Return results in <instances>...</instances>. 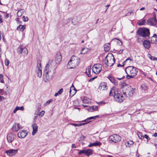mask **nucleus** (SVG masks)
Instances as JSON below:
<instances>
[{
    "instance_id": "1",
    "label": "nucleus",
    "mask_w": 157,
    "mask_h": 157,
    "mask_svg": "<svg viewBox=\"0 0 157 157\" xmlns=\"http://www.w3.org/2000/svg\"><path fill=\"white\" fill-rule=\"evenodd\" d=\"M62 60V56L60 53L56 55L55 60H50L46 66L43 73V77L47 80H50L53 78L56 72V65L59 64Z\"/></svg>"
},
{
    "instance_id": "2",
    "label": "nucleus",
    "mask_w": 157,
    "mask_h": 157,
    "mask_svg": "<svg viewBox=\"0 0 157 157\" xmlns=\"http://www.w3.org/2000/svg\"><path fill=\"white\" fill-rule=\"evenodd\" d=\"M120 85L123 94L125 96L129 98L133 95L134 90L131 86L126 85L124 82H120Z\"/></svg>"
},
{
    "instance_id": "3",
    "label": "nucleus",
    "mask_w": 157,
    "mask_h": 157,
    "mask_svg": "<svg viewBox=\"0 0 157 157\" xmlns=\"http://www.w3.org/2000/svg\"><path fill=\"white\" fill-rule=\"evenodd\" d=\"M109 95L110 96H113V99L114 101L117 102L121 103L123 101L124 98L122 94L117 93V90H116L115 87H113L109 92Z\"/></svg>"
},
{
    "instance_id": "4",
    "label": "nucleus",
    "mask_w": 157,
    "mask_h": 157,
    "mask_svg": "<svg viewBox=\"0 0 157 157\" xmlns=\"http://www.w3.org/2000/svg\"><path fill=\"white\" fill-rule=\"evenodd\" d=\"M125 71L127 74L126 78L128 79L133 78L138 72V69L134 66H130L127 67Z\"/></svg>"
},
{
    "instance_id": "5",
    "label": "nucleus",
    "mask_w": 157,
    "mask_h": 157,
    "mask_svg": "<svg viewBox=\"0 0 157 157\" xmlns=\"http://www.w3.org/2000/svg\"><path fill=\"white\" fill-rule=\"evenodd\" d=\"M79 58L75 56H72L67 65V68L69 69L75 68L79 64Z\"/></svg>"
},
{
    "instance_id": "6",
    "label": "nucleus",
    "mask_w": 157,
    "mask_h": 157,
    "mask_svg": "<svg viewBox=\"0 0 157 157\" xmlns=\"http://www.w3.org/2000/svg\"><path fill=\"white\" fill-rule=\"evenodd\" d=\"M137 33L140 36L144 37H149L150 34L149 29L145 28H139L137 32Z\"/></svg>"
},
{
    "instance_id": "7",
    "label": "nucleus",
    "mask_w": 157,
    "mask_h": 157,
    "mask_svg": "<svg viewBox=\"0 0 157 157\" xmlns=\"http://www.w3.org/2000/svg\"><path fill=\"white\" fill-rule=\"evenodd\" d=\"M110 56L108 55L106 57L104 61V63L107 66H111L115 63V59L113 55H110Z\"/></svg>"
},
{
    "instance_id": "8",
    "label": "nucleus",
    "mask_w": 157,
    "mask_h": 157,
    "mask_svg": "<svg viewBox=\"0 0 157 157\" xmlns=\"http://www.w3.org/2000/svg\"><path fill=\"white\" fill-rule=\"evenodd\" d=\"M109 140L110 142L116 143L120 141L121 140V138L118 135L114 134L110 136Z\"/></svg>"
},
{
    "instance_id": "9",
    "label": "nucleus",
    "mask_w": 157,
    "mask_h": 157,
    "mask_svg": "<svg viewBox=\"0 0 157 157\" xmlns=\"http://www.w3.org/2000/svg\"><path fill=\"white\" fill-rule=\"evenodd\" d=\"M36 71L37 76L39 77H40L42 76V72L41 62L40 60H38L37 61Z\"/></svg>"
},
{
    "instance_id": "10",
    "label": "nucleus",
    "mask_w": 157,
    "mask_h": 157,
    "mask_svg": "<svg viewBox=\"0 0 157 157\" xmlns=\"http://www.w3.org/2000/svg\"><path fill=\"white\" fill-rule=\"evenodd\" d=\"M157 23L155 15H154L153 17L149 18L147 21V24L150 25L155 26Z\"/></svg>"
},
{
    "instance_id": "11",
    "label": "nucleus",
    "mask_w": 157,
    "mask_h": 157,
    "mask_svg": "<svg viewBox=\"0 0 157 157\" xmlns=\"http://www.w3.org/2000/svg\"><path fill=\"white\" fill-rule=\"evenodd\" d=\"M27 49L23 46L20 45L17 48V53L18 54H23L25 56L27 54Z\"/></svg>"
},
{
    "instance_id": "12",
    "label": "nucleus",
    "mask_w": 157,
    "mask_h": 157,
    "mask_svg": "<svg viewBox=\"0 0 157 157\" xmlns=\"http://www.w3.org/2000/svg\"><path fill=\"white\" fill-rule=\"evenodd\" d=\"M18 151V149H11L6 150V153L8 155L10 156H12L16 154L17 153Z\"/></svg>"
},
{
    "instance_id": "13",
    "label": "nucleus",
    "mask_w": 157,
    "mask_h": 157,
    "mask_svg": "<svg viewBox=\"0 0 157 157\" xmlns=\"http://www.w3.org/2000/svg\"><path fill=\"white\" fill-rule=\"evenodd\" d=\"M15 136L13 133H9L7 136V139L8 142L9 143H12L14 140Z\"/></svg>"
},
{
    "instance_id": "14",
    "label": "nucleus",
    "mask_w": 157,
    "mask_h": 157,
    "mask_svg": "<svg viewBox=\"0 0 157 157\" xmlns=\"http://www.w3.org/2000/svg\"><path fill=\"white\" fill-rule=\"evenodd\" d=\"M28 133L26 130H21L18 133V137L20 138H24L26 137Z\"/></svg>"
},
{
    "instance_id": "15",
    "label": "nucleus",
    "mask_w": 157,
    "mask_h": 157,
    "mask_svg": "<svg viewBox=\"0 0 157 157\" xmlns=\"http://www.w3.org/2000/svg\"><path fill=\"white\" fill-rule=\"evenodd\" d=\"M85 107L86 108V109L88 110L89 111L92 112L94 111H97L98 110V106H93L89 107L87 105H84Z\"/></svg>"
},
{
    "instance_id": "16",
    "label": "nucleus",
    "mask_w": 157,
    "mask_h": 157,
    "mask_svg": "<svg viewBox=\"0 0 157 157\" xmlns=\"http://www.w3.org/2000/svg\"><path fill=\"white\" fill-rule=\"evenodd\" d=\"M22 128L18 123H15L13 124L12 130L14 132H17Z\"/></svg>"
},
{
    "instance_id": "17",
    "label": "nucleus",
    "mask_w": 157,
    "mask_h": 157,
    "mask_svg": "<svg viewBox=\"0 0 157 157\" xmlns=\"http://www.w3.org/2000/svg\"><path fill=\"white\" fill-rule=\"evenodd\" d=\"M77 91L76 89L75 88L73 85L71 87L69 92L70 96L72 97L76 93Z\"/></svg>"
},
{
    "instance_id": "18",
    "label": "nucleus",
    "mask_w": 157,
    "mask_h": 157,
    "mask_svg": "<svg viewBox=\"0 0 157 157\" xmlns=\"http://www.w3.org/2000/svg\"><path fill=\"white\" fill-rule=\"evenodd\" d=\"M93 69L95 68L97 73H99L101 71V65L99 64H96L94 65L93 67Z\"/></svg>"
},
{
    "instance_id": "19",
    "label": "nucleus",
    "mask_w": 157,
    "mask_h": 157,
    "mask_svg": "<svg viewBox=\"0 0 157 157\" xmlns=\"http://www.w3.org/2000/svg\"><path fill=\"white\" fill-rule=\"evenodd\" d=\"M98 89L100 90H105L107 89V85L105 83H101L98 87Z\"/></svg>"
},
{
    "instance_id": "20",
    "label": "nucleus",
    "mask_w": 157,
    "mask_h": 157,
    "mask_svg": "<svg viewBox=\"0 0 157 157\" xmlns=\"http://www.w3.org/2000/svg\"><path fill=\"white\" fill-rule=\"evenodd\" d=\"M107 78L109 81L112 83H113L115 85H117L118 84V82L115 79L114 77L112 76H109Z\"/></svg>"
},
{
    "instance_id": "21",
    "label": "nucleus",
    "mask_w": 157,
    "mask_h": 157,
    "mask_svg": "<svg viewBox=\"0 0 157 157\" xmlns=\"http://www.w3.org/2000/svg\"><path fill=\"white\" fill-rule=\"evenodd\" d=\"M80 22L79 18L77 17H74L72 20V23L74 25H77Z\"/></svg>"
},
{
    "instance_id": "22",
    "label": "nucleus",
    "mask_w": 157,
    "mask_h": 157,
    "mask_svg": "<svg viewBox=\"0 0 157 157\" xmlns=\"http://www.w3.org/2000/svg\"><path fill=\"white\" fill-rule=\"evenodd\" d=\"M143 44L144 47L147 49H149L151 45L149 41L144 40L143 42Z\"/></svg>"
},
{
    "instance_id": "23",
    "label": "nucleus",
    "mask_w": 157,
    "mask_h": 157,
    "mask_svg": "<svg viewBox=\"0 0 157 157\" xmlns=\"http://www.w3.org/2000/svg\"><path fill=\"white\" fill-rule=\"evenodd\" d=\"M32 128L33 131L32 134L33 135H34L37 132L38 126L36 124H34L32 125Z\"/></svg>"
},
{
    "instance_id": "24",
    "label": "nucleus",
    "mask_w": 157,
    "mask_h": 157,
    "mask_svg": "<svg viewBox=\"0 0 157 157\" xmlns=\"http://www.w3.org/2000/svg\"><path fill=\"white\" fill-rule=\"evenodd\" d=\"M91 71V67L89 66L86 69L85 73L89 77H90L91 75L90 74Z\"/></svg>"
},
{
    "instance_id": "25",
    "label": "nucleus",
    "mask_w": 157,
    "mask_h": 157,
    "mask_svg": "<svg viewBox=\"0 0 157 157\" xmlns=\"http://www.w3.org/2000/svg\"><path fill=\"white\" fill-rule=\"evenodd\" d=\"M99 117V116L98 115L94 117H91L89 118H88L87 119L85 120L84 121L85 122H87L86 123H85L86 124L90 122V121L91 119H95L96 118L98 117Z\"/></svg>"
},
{
    "instance_id": "26",
    "label": "nucleus",
    "mask_w": 157,
    "mask_h": 157,
    "mask_svg": "<svg viewBox=\"0 0 157 157\" xmlns=\"http://www.w3.org/2000/svg\"><path fill=\"white\" fill-rule=\"evenodd\" d=\"M85 155L87 156H89L92 154L93 151L91 149L85 150Z\"/></svg>"
},
{
    "instance_id": "27",
    "label": "nucleus",
    "mask_w": 157,
    "mask_h": 157,
    "mask_svg": "<svg viewBox=\"0 0 157 157\" xmlns=\"http://www.w3.org/2000/svg\"><path fill=\"white\" fill-rule=\"evenodd\" d=\"M21 110L22 111H23L24 110V107L22 106L19 107L18 106H17L14 109L13 111V113H15L17 110Z\"/></svg>"
},
{
    "instance_id": "28",
    "label": "nucleus",
    "mask_w": 157,
    "mask_h": 157,
    "mask_svg": "<svg viewBox=\"0 0 157 157\" xmlns=\"http://www.w3.org/2000/svg\"><path fill=\"white\" fill-rule=\"evenodd\" d=\"M110 44L109 43L105 44L104 47V50L105 51H108L110 50Z\"/></svg>"
},
{
    "instance_id": "29",
    "label": "nucleus",
    "mask_w": 157,
    "mask_h": 157,
    "mask_svg": "<svg viewBox=\"0 0 157 157\" xmlns=\"http://www.w3.org/2000/svg\"><path fill=\"white\" fill-rule=\"evenodd\" d=\"M134 142L132 140H129L127 141L126 143L125 144L126 147H130L133 144Z\"/></svg>"
},
{
    "instance_id": "30",
    "label": "nucleus",
    "mask_w": 157,
    "mask_h": 157,
    "mask_svg": "<svg viewBox=\"0 0 157 157\" xmlns=\"http://www.w3.org/2000/svg\"><path fill=\"white\" fill-rule=\"evenodd\" d=\"M24 12V10L21 9L17 13V17H20Z\"/></svg>"
},
{
    "instance_id": "31",
    "label": "nucleus",
    "mask_w": 157,
    "mask_h": 157,
    "mask_svg": "<svg viewBox=\"0 0 157 157\" xmlns=\"http://www.w3.org/2000/svg\"><path fill=\"white\" fill-rule=\"evenodd\" d=\"M86 124V123H85L79 124L71 123V124L74 126L75 127H79L82 125H84Z\"/></svg>"
},
{
    "instance_id": "32",
    "label": "nucleus",
    "mask_w": 157,
    "mask_h": 157,
    "mask_svg": "<svg viewBox=\"0 0 157 157\" xmlns=\"http://www.w3.org/2000/svg\"><path fill=\"white\" fill-rule=\"evenodd\" d=\"M88 49L87 48H82L81 51V54H85L87 52Z\"/></svg>"
},
{
    "instance_id": "33",
    "label": "nucleus",
    "mask_w": 157,
    "mask_h": 157,
    "mask_svg": "<svg viewBox=\"0 0 157 157\" xmlns=\"http://www.w3.org/2000/svg\"><path fill=\"white\" fill-rule=\"evenodd\" d=\"M24 26L20 25L17 27V29L20 31H23L25 29V27H24Z\"/></svg>"
},
{
    "instance_id": "34",
    "label": "nucleus",
    "mask_w": 157,
    "mask_h": 157,
    "mask_svg": "<svg viewBox=\"0 0 157 157\" xmlns=\"http://www.w3.org/2000/svg\"><path fill=\"white\" fill-rule=\"evenodd\" d=\"M147 56L151 60H157V58H155L154 56H152L150 54H147Z\"/></svg>"
},
{
    "instance_id": "35",
    "label": "nucleus",
    "mask_w": 157,
    "mask_h": 157,
    "mask_svg": "<svg viewBox=\"0 0 157 157\" xmlns=\"http://www.w3.org/2000/svg\"><path fill=\"white\" fill-rule=\"evenodd\" d=\"M63 91V89L61 88L60 89L57 93L55 94V96H57L59 94H62Z\"/></svg>"
},
{
    "instance_id": "36",
    "label": "nucleus",
    "mask_w": 157,
    "mask_h": 157,
    "mask_svg": "<svg viewBox=\"0 0 157 157\" xmlns=\"http://www.w3.org/2000/svg\"><path fill=\"white\" fill-rule=\"evenodd\" d=\"M156 42V38L155 36H153L151 38V43H155Z\"/></svg>"
},
{
    "instance_id": "37",
    "label": "nucleus",
    "mask_w": 157,
    "mask_h": 157,
    "mask_svg": "<svg viewBox=\"0 0 157 157\" xmlns=\"http://www.w3.org/2000/svg\"><path fill=\"white\" fill-rule=\"evenodd\" d=\"M115 40H117V42L119 45L121 46L122 45V42L120 40H119V39H118L117 38H113V39L112 41L113 40L115 41Z\"/></svg>"
},
{
    "instance_id": "38",
    "label": "nucleus",
    "mask_w": 157,
    "mask_h": 157,
    "mask_svg": "<svg viewBox=\"0 0 157 157\" xmlns=\"http://www.w3.org/2000/svg\"><path fill=\"white\" fill-rule=\"evenodd\" d=\"M146 22L145 20H143L139 22H138V25H145Z\"/></svg>"
},
{
    "instance_id": "39",
    "label": "nucleus",
    "mask_w": 157,
    "mask_h": 157,
    "mask_svg": "<svg viewBox=\"0 0 157 157\" xmlns=\"http://www.w3.org/2000/svg\"><path fill=\"white\" fill-rule=\"evenodd\" d=\"M94 146H100L101 145V143L99 142H95L93 143Z\"/></svg>"
},
{
    "instance_id": "40",
    "label": "nucleus",
    "mask_w": 157,
    "mask_h": 157,
    "mask_svg": "<svg viewBox=\"0 0 157 157\" xmlns=\"http://www.w3.org/2000/svg\"><path fill=\"white\" fill-rule=\"evenodd\" d=\"M53 101V100L52 99L49 100L47 101L46 103L44 104V106H47L51 102Z\"/></svg>"
},
{
    "instance_id": "41",
    "label": "nucleus",
    "mask_w": 157,
    "mask_h": 157,
    "mask_svg": "<svg viewBox=\"0 0 157 157\" xmlns=\"http://www.w3.org/2000/svg\"><path fill=\"white\" fill-rule=\"evenodd\" d=\"M22 20L26 22L28 21V18L27 17L23 16L22 17Z\"/></svg>"
},
{
    "instance_id": "42",
    "label": "nucleus",
    "mask_w": 157,
    "mask_h": 157,
    "mask_svg": "<svg viewBox=\"0 0 157 157\" xmlns=\"http://www.w3.org/2000/svg\"><path fill=\"white\" fill-rule=\"evenodd\" d=\"M77 150L79 151V152L78 153V154L79 155H80L83 153H84L85 154V150H79L78 149Z\"/></svg>"
},
{
    "instance_id": "43",
    "label": "nucleus",
    "mask_w": 157,
    "mask_h": 157,
    "mask_svg": "<svg viewBox=\"0 0 157 157\" xmlns=\"http://www.w3.org/2000/svg\"><path fill=\"white\" fill-rule=\"evenodd\" d=\"M45 113V111L44 110H42L39 114L38 115L41 117H42Z\"/></svg>"
},
{
    "instance_id": "44",
    "label": "nucleus",
    "mask_w": 157,
    "mask_h": 157,
    "mask_svg": "<svg viewBox=\"0 0 157 157\" xmlns=\"http://www.w3.org/2000/svg\"><path fill=\"white\" fill-rule=\"evenodd\" d=\"M5 64L6 66H8L9 64V61L7 59H6L5 61Z\"/></svg>"
},
{
    "instance_id": "45",
    "label": "nucleus",
    "mask_w": 157,
    "mask_h": 157,
    "mask_svg": "<svg viewBox=\"0 0 157 157\" xmlns=\"http://www.w3.org/2000/svg\"><path fill=\"white\" fill-rule=\"evenodd\" d=\"M143 138H145L148 140H150V138L146 134H145L144 136H143Z\"/></svg>"
},
{
    "instance_id": "46",
    "label": "nucleus",
    "mask_w": 157,
    "mask_h": 157,
    "mask_svg": "<svg viewBox=\"0 0 157 157\" xmlns=\"http://www.w3.org/2000/svg\"><path fill=\"white\" fill-rule=\"evenodd\" d=\"M80 138L81 140H83L86 138V137L83 135H81L80 136Z\"/></svg>"
},
{
    "instance_id": "47",
    "label": "nucleus",
    "mask_w": 157,
    "mask_h": 157,
    "mask_svg": "<svg viewBox=\"0 0 157 157\" xmlns=\"http://www.w3.org/2000/svg\"><path fill=\"white\" fill-rule=\"evenodd\" d=\"M138 135L139 138L141 139H142V137H143V136H142V134L139 132L138 133Z\"/></svg>"
},
{
    "instance_id": "48",
    "label": "nucleus",
    "mask_w": 157,
    "mask_h": 157,
    "mask_svg": "<svg viewBox=\"0 0 157 157\" xmlns=\"http://www.w3.org/2000/svg\"><path fill=\"white\" fill-rule=\"evenodd\" d=\"M40 107H41V105H40V104H38V108H37V112H39L40 110Z\"/></svg>"
},
{
    "instance_id": "49",
    "label": "nucleus",
    "mask_w": 157,
    "mask_h": 157,
    "mask_svg": "<svg viewBox=\"0 0 157 157\" xmlns=\"http://www.w3.org/2000/svg\"><path fill=\"white\" fill-rule=\"evenodd\" d=\"M128 60H130L131 61H132V59L130 58H128V59H126L125 60L123 63H125Z\"/></svg>"
},
{
    "instance_id": "50",
    "label": "nucleus",
    "mask_w": 157,
    "mask_h": 157,
    "mask_svg": "<svg viewBox=\"0 0 157 157\" xmlns=\"http://www.w3.org/2000/svg\"><path fill=\"white\" fill-rule=\"evenodd\" d=\"M84 102H86L87 103H88L89 102H90V100L89 99H88L87 100V101L86 100H85V99H84V100L83 101Z\"/></svg>"
},
{
    "instance_id": "51",
    "label": "nucleus",
    "mask_w": 157,
    "mask_h": 157,
    "mask_svg": "<svg viewBox=\"0 0 157 157\" xmlns=\"http://www.w3.org/2000/svg\"><path fill=\"white\" fill-rule=\"evenodd\" d=\"M123 50V49H120L119 51L118 52V53L119 54H121L122 53Z\"/></svg>"
},
{
    "instance_id": "52",
    "label": "nucleus",
    "mask_w": 157,
    "mask_h": 157,
    "mask_svg": "<svg viewBox=\"0 0 157 157\" xmlns=\"http://www.w3.org/2000/svg\"><path fill=\"white\" fill-rule=\"evenodd\" d=\"M96 77H93L92 78H91L89 80V82H91L94 79L96 78Z\"/></svg>"
},
{
    "instance_id": "53",
    "label": "nucleus",
    "mask_w": 157,
    "mask_h": 157,
    "mask_svg": "<svg viewBox=\"0 0 157 157\" xmlns=\"http://www.w3.org/2000/svg\"><path fill=\"white\" fill-rule=\"evenodd\" d=\"M123 64L122 65H121L120 64H118L117 65V66L118 67H123L125 63H123Z\"/></svg>"
},
{
    "instance_id": "54",
    "label": "nucleus",
    "mask_w": 157,
    "mask_h": 157,
    "mask_svg": "<svg viewBox=\"0 0 157 157\" xmlns=\"http://www.w3.org/2000/svg\"><path fill=\"white\" fill-rule=\"evenodd\" d=\"M124 77V76H123L121 78H117V79L119 80H121L122 79H123Z\"/></svg>"
},
{
    "instance_id": "55",
    "label": "nucleus",
    "mask_w": 157,
    "mask_h": 157,
    "mask_svg": "<svg viewBox=\"0 0 157 157\" xmlns=\"http://www.w3.org/2000/svg\"><path fill=\"white\" fill-rule=\"evenodd\" d=\"M4 99V97L2 96H0V101H2V100Z\"/></svg>"
},
{
    "instance_id": "56",
    "label": "nucleus",
    "mask_w": 157,
    "mask_h": 157,
    "mask_svg": "<svg viewBox=\"0 0 157 157\" xmlns=\"http://www.w3.org/2000/svg\"><path fill=\"white\" fill-rule=\"evenodd\" d=\"M93 143H90V144L88 145V147H91L92 146H94V145H93Z\"/></svg>"
},
{
    "instance_id": "57",
    "label": "nucleus",
    "mask_w": 157,
    "mask_h": 157,
    "mask_svg": "<svg viewBox=\"0 0 157 157\" xmlns=\"http://www.w3.org/2000/svg\"><path fill=\"white\" fill-rule=\"evenodd\" d=\"M3 75L2 74H0V79L3 78Z\"/></svg>"
},
{
    "instance_id": "58",
    "label": "nucleus",
    "mask_w": 157,
    "mask_h": 157,
    "mask_svg": "<svg viewBox=\"0 0 157 157\" xmlns=\"http://www.w3.org/2000/svg\"><path fill=\"white\" fill-rule=\"evenodd\" d=\"M5 17L6 18H8L9 17V14H6L5 15Z\"/></svg>"
},
{
    "instance_id": "59",
    "label": "nucleus",
    "mask_w": 157,
    "mask_h": 157,
    "mask_svg": "<svg viewBox=\"0 0 157 157\" xmlns=\"http://www.w3.org/2000/svg\"><path fill=\"white\" fill-rule=\"evenodd\" d=\"M71 147L72 148H76V146L75 144H72Z\"/></svg>"
},
{
    "instance_id": "60",
    "label": "nucleus",
    "mask_w": 157,
    "mask_h": 157,
    "mask_svg": "<svg viewBox=\"0 0 157 157\" xmlns=\"http://www.w3.org/2000/svg\"><path fill=\"white\" fill-rule=\"evenodd\" d=\"M152 136H155V137H157V133H154L153 135Z\"/></svg>"
},
{
    "instance_id": "61",
    "label": "nucleus",
    "mask_w": 157,
    "mask_h": 157,
    "mask_svg": "<svg viewBox=\"0 0 157 157\" xmlns=\"http://www.w3.org/2000/svg\"><path fill=\"white\" fill-rule=\"evenodd\" d=\"M2 16L1 15H0V23H1L2 22Z\"/></svg>"
},
{
    "instance_id": "62",
    "label": "nucleus",
    "mask_w": 157,
    "mask_h": 157,
    "mask_svg": "<svg viewBox=\"0 0 157 157\" xmlns=\"http://www.w3.org/2000/svg\"><path fill=\"white\" fill-rule=\"evenodd\" d=\"M110 5L109 4H108V5H107L106 6H105V7H107V9H106V10L105 11V12H106V10H107V8L108 7H109V6H110Z\"/></svg>"
},
{
    "instance_id": "63",
    "label": "nucleus",
    "mask_w": 157,
    "mask_h": 157,
    "mask_svg": "<svg viewBox=\"0 0 157 157\" xmlns=\"http://www.w3.org/2000/svg\"><path fill=\"white\" fill-rule=\"evenodd\" d=\"M104 103L103 102V101H100L98 102V104H101L102 103Z\"/></svg>"
},
{
    "instance_id": "64",
    "label": "nucleus",
    "mask_w": 157,
    "mask_h": 157,
    "mask_svg": "<svg viewBox=\"0 0 157 157\" xmlns=\"http://www.w3.org/2000/svg\"><path fill=\"white\" fill-rule=\"evenodd\" d=\"M37 114H36V115L34 117V121H35L36 120V119L37 118Z\"/></svg>"
}]
</instances>
